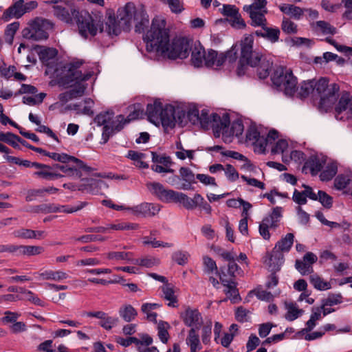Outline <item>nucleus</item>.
Listing matches in <instances>:
<instances>
[{
  "label": "nucleus",
  "instance_id": "obj_53",
  "mask_svg": "<svg viewBox=\"0 0 352 352\" xmlns=\"http://www.w3.org/2000/svg\"><path fill=\"white\" fill-rule=\"evenodd\" d=\"M189 254L187 252L177 251L172 254V259L179 265H184L188 263Z\"/></svg>",
  "mask_w": 352,
  "mask_h": 352
},
{
  "label": "nucleus",
  "instance_id": "obj_36",
  "mask_svg": "<svg viewBox=\"0 0 352 352\" xmlns=\"http://www.w3.org/2000/svg\"><path fill=\"white\" fill-rule=\"evenodd\" d=\"M40 277L43 280H60L66 279L67 275L62 271L46 270L39 274Z\"/></svg>",
  "mask_w": 352,
  "mask_h": 352
},
{
  "label": "nucleus",
  "instance_id": "obj_25",
  "mask_svg": "<svg viewBox=\"0 0 352 352\" xmlns=\"http://www.w3.org/2000/svg\"><path fill=\"white\" fill-rule=\"evenodd\" d=\"M1 142L7 143L16 148L19 146V139L12 133L0 132V152L7 153H8V148Z\"/></svg>",
  "mask_w": 352,
  "mask_h": 352
},
{
  "label": "nucleus",
  "instance_id": "obj_12",
  "mask_svg": "<svg viewBox=\"0 0 352 352\" xmlns=\"http://www.w3.org/2000/svg\"><path fill=\"white\" fill-rule=\"evenodd\" d=\"M78 28L79 34L85 38L94 36L102 30L100 23L95 21L89 14L80 16L78 19Z\"/></svg>",
  "mask_w": 352,
  "mask_h": 352
},
{
  "label": "nucleus",
  "instance_id": "obj_31",
  "mask_svg": "<svg viewBox=\"0 0 352 352\" xmlns=\"http://www.w3.org/2000/svg\"><path fill=\"white\" fill-rule=\"evenodd\" d=\"M196 200V194L193 198H190L184 193L177 192L175 202H179L186 209L192 210L197 207L198 203Z\"/></svg>",
  "mask_w": 352,
  "mask_h": 352
},
{
  "label": "nucleus",
  "instance_id": "obj_34",
  "mask_svg": "<svg viewBox=\"0 0 352 352\" xmlns=\"http://www.w3.org/2000/svg\"><path fill=\"white\" fill-rule=\"evenodd\" d=\"M294 235L292 233H287L285 237H283L275 245L274 248L277 249L281 252H289L294 243Z\"/></svg>",
  "mask_w": 352,
  "mask_h": 352
},
{
  "label": "nucleus",
  "instance_id": "obj_6",
  "mask_svg": "<svg viewBox=\"0 0 352 352\" xmlns=\"http://www.w3.org/2000/svg\"><path fill=\"white\" fill-rule=\"evenodd\" d=\"M58 163L48 166L40 163L38 170L34 175L45 180H55L65 176L81 177L82 172L89 175L96 168L87 166L82 160L73 155H48Z\"/></svg>",
  "mask_w": 352,
  "mask_h": 352
},
{
  "label": "nucleus",
  "instance_id": "obj_61",
  "mask_svg": "<svg viewBox=\"0 0 352 352\" xmlns=\"http://www.w3.org/2000/svg\"><path fill=\"white\" fill-rule=\"evenodd\" d=\"M235 160L244 162V164L241 166V169L252 171L254 168V166L251 161L245 157V155H228Z\"/></svg>",
  "mask_w": 352,
  "mask_h": 352
},
{
  "label": "nucleus",
  "instance_id": "obj_9",
  "mask_svg": "<svg viewBox=\"0 0 352 352\" xmlns=\"http://www.w3.org/2000/svg\"><path fill=\"white\" fill-rule=\"evenodd\" d=\"M52 29L53 24L50 21L37 18L28 23V26L23 30L22 35L28 39L45 40Z\"/></svg>",
  "mask_w": 352,
  "mask_h": 352
},
{
  "label": "nucleus",
  "instance_id": "obj_56",
  "mask_svg": "<svg viewBox=\"0 0 352 352\" xmlns=\"http://www.w3.org/2000/svg\"><path fill=\"white\" fill-rule=\"evenodd\" d=\"M19 28V23L18 22H14L9 24L6 30V41L12 44L14 36Z\"/></svg>",
  "mask_w": 352,
  "mask_h": 352
},
{
  "label": "nucleus",
  "instance_id": "obj_62",
  "mask_svg": "<svg viewBox=\"0 0 352 352\" xmlns=\"http://www.w3.org/2000/svg\"><path fill=\"white\" fill-rule=\"evenodd\" d=\"M76 241H80L84 243H87L91 241H104L106 240V237L102 236L100 235H94V234H87L82 235L80 237L76 239Z\"/></svg>",
  "mask_w": 352,
  "mask_h": 352
},
{
  "label": "nucleus",
  "instance_id": "obj_30",
  "mask_svg": "<svg viewBox=\"0 0 352 352\" xmlns=\"http://www.w3.org/2000/svg\"><path fill=\"white\" fill-rule=\"evenodd\" d=\"M267 1L266 0H255L254 3L251 5H245L243 6V10L248 12L249 14L252 12H256V14L267 13Z\"/></svg>",
  "mask_w": 352,
  "mask_h": 352
},
{
  "label": "nucleus",
  "instance_id": "obj_21",
  "mask_svg": "<svg viewBox=\"0 0 352 352\" xmlns=\"http://www.w3.org/2000/svg\"><path fill=\"white\" fill-rule=\"evenodd\" d=\"M268 259L265 261L271 272L280 271L281 265L284 263V255L283 252L276 248H273L271 253L267 252Z\"/></svg>",
  "mask_w": 352,
  "mask_h": 352
},
{
  "label": "nucleus",
  "instance_id": "obj_4",
  "mask_svg": "<svg viewBox=\"0 0 352 352\" xmlns=\"http://www.w3.org/2000/svg\"><path fill=\"white\" fill-rule=\"evenodd\" d=\"M82 63V60L74 62L69 66L65 67L64 70L61 69L63 72H66L62 74H59V69L56 70L50 83L52 84L55 81L60 86L70 88V90L60 94L58 96L60 101L52 104L50 109H58L63 104L84 94L87 86V81L94 76V72L93 71L82 72L80 69Z\"/></svg>",
  "mask_w": 352,
  "mask_h": 352
},
{
  "label": "nucleus",
  "instance_id": "obj_58",
  "mask_svg": "<svg viewBox=\"0 0 352 352\" xmlns=\"http://www.w3.org/2000/svg\"><path fill=\"white\" fill-rule=\"evenodd\" d=\"M223 170L228 179L232 182L236 181L239 177V173L231 164H227Z\"/></svg>",
  "mask_w": 352,
  "mask_h": 352
},
{
  "label": "nucleus",
  "instance_id": "obj_60",
  "mask_svg": "<svg viewBox=\"0 0 352 352\" xmlns=\"http://www.w3.org/2000/svg\"><path fill=\"white\" fill-rule=\"evenodd\" d=\"M106 31L110 35H118L120 33V28L117 25L114 18H109L107 22Z\"/></svg>",
  "mask_w": 352,
  "mask_h": 352
},
{
  "label": "nucleus",
  "instance_id": "obj_41",
  "mask_svg": "<svg viewBox=\"0 0 352 352\" xmlns=\"http://www.w3.org/2000/svg\"><path fill=\"white\" fill-rule=\"evenodd\" d=\"M133 264L138 265L146 267H152L160 264V260L158 258L148 256L142 258H137L135 261H133Z\"/></svg>",
  "mask_w": 352,
  "mask_h": 352
},
{
  "label": "nucleus",
  "instance_id": "obj_26",
  "mask_svg": "<svg viewBox=\"0 0 352 352\" xmlns=\"http://www.w3.org/2000/svg\"><path fill=\"white\" fill-rule=\"evenodd\" d=\"M94 102L91 99H85L73 105V109L78 114L92 116L94 114L93 107Z\"/></svg>",
  "mask_w": 352,
  "mask_h": 352
},
{
  "label": "nucleus",
  "instance_id": "obj_35",
  "mask_svg": "<svg viewBox=\"0 0 352 352\" xmlns=\"http://www.w3.org/2000/svg\"><path fill=\"white\" fill-rule=\"evenodd\" d=\"M338 172V165L336 162H330L325 169L320 173V177L322 181H330Z\"/></svg>",
  "mask_w": 352,
  "mask_h": 352
},
{
  "label": "nucleus",
  "instance_id": "obj_55",
  "mask_svg": "<svg viewBox=\"0 0 352 352\" xmlns=\"http://www.w3.org/2000/svg\"><path fill=\"white\" fill-rule=\"evenodd\" d=\"M282 30L287 34H296L298 31L296 24L285 18L283 19Z\"/></svg>",
  "mask_w": 352,
  "mask_h": 352
},
{
  "label": "nucleus",
  "instance_id": "obj_43",
  "mask_svg": "<svg viewBox=\"0 0 352 352\" xmlns=\"http://www.w3.org/2000/svg\"><path fill=\"white\" fill-rule=\"evenodd\" d=\"M45 96L46 94L45 93H40L33 96H25L23 98V102L25 104L33 106L41 103Z\"/></svg>",
  "mask_w": 352,
  "mask_h": 352
},
{
  "label": "nucleus",
  "instance_id": "obj_50",
  "mask_svg": "<svg viewBox=\"0 0 352 352\" xmlns=\"http://www.w3.org/2000/svg\"><path fill=\"white\" fill-rule=\"evenodd\" d=\"M13 234L16 238L23 239H31L35 238L34 230L26 228H21L14 230Z\"/></svg>",
  "mask_w": 352,
  "mask_h": 352
},
{
  "label": "nucleus",
  "instance_id": "obj_45",
  "mask_svg": "<svg viewBox=\"0 0 352 352\" xmlns=\"http://www.w3.org/2000/svg\"><path fill=\"white\" fill-rule=\"evenodd\" d=\"M163 3L167 4L172 12L181 13L184 10L183 3L180 0H160Z\"/></svg>",
  "mask_w": 352,
  "mask_h": 352
},
{
  "label": "nucleus",
  "instance_id": "obj_32",
  "mask_svg": "<svg viewBox=\"0 0 352 352\" xmlns=\"http://www.w3.org/2000/svg\"><path fill=\"white\" fill-rule=\"evenodd\" d=\"M31 212L34 213H53L60 212V207L55 204H42L40 205L34 206L31 207L30 210Z\"/></svg>",
  "mask_w": 352,
  "mask_h": 352
},
{
  "label": "nucleus",
  "instance_id": "obj_49",
  "mask_svg": "<svg viewBox=\"0 0 352 352\" xmlns=\"http://www.w3.org/2000/svg\"><path fill=\"white\" fill-rule=\"evenodd\" d=\"M225 294L228 296V297L233 301V302H236V301L240 298L239 290L236 288V283L234 282L229 287H228L224 290Z\"/></svg>",
  "mask_w": 352,
  "mask_h": 352
},
{
  "label": "nucleus",
  "instance_id": "obj_19",
  "mask_svg": "<svg viewBox=\"0 0 352 352\" xmlns=\"http://www.w3.org/2000/svg\"><path fill=\"white\" fill-rule=\"evenodd\" d=\"M149 190L153 194L156 195L159 199L164 202L175 201L178 192L173 190H166L162 184L156 182L150 184Z\"/></svg>",
  "mask_w": 352,
  "mask_h": 352
},
{
  "label": "nucleus",
  "instance_id": "obj_52",
  "mask_svg": "<svg viewBox=\"0 0 352 352\" xmlns=\"http://www.w3.org/2000/svg\"><path fill=\"white\" fill-rule=\"evenodd\" d=\"M296 270L303 276L311 274L313 267L301 260H296L295 263Z\"/></svg>",
  "mask_w": 352,
  "mask_h": 352
},
{
  "label": "nucleus",
  "instance_id": "obj_47",
  "mask_svg": "<svg viewBox=\"0 0 352 352\" xmlns=\"http://www.w3.org/2000/svg\"><path fill=\"white\" fill-rule=\"evenodd\" d=\"M263 30L265 31V38L271 41L272 43H275L278 41L280 30L277 28H263Z\"/></svg>",
  "mask_w": 352,
  "mask_h": 352
},
{
  "label": "nucleus",
  "instance_id": "obj_27",
  "mask_svg": "<svg viewBox=\"0 0 352 352\" xmlns=\"http://www.w3.org/2000/svg\"><path fill=\"white\" fill-rule=\"evenodd\" d=\"M318 155H311V157L305 162L304 167L309 168L312 175H316L323 168L325 160H320Z\"/></svg>",
  "mask_w": 352,
  "mask_h": 352
},
{
  "label": "nucleus",
  "instance_id": "obj_37",
  "mask_svg": "<svg viewBox=\"0 0 352 352\" xmlns=\"http://www.w3.org/2000/svg\"><path fill=\"white\" fill-rule=\"evenodd\" d=\"M314 28L318 33L323 35L334 34L336 33V28L323 21H317Z\"/></svg>",
  "mask_w": 352,
  "mask_h": 352
},
{
  "label": "nucleus",
  "instance_id": "obj_20",
  "mask_svg": "<svg viewBox=\"0 0 352 352\" xmlns=\"http://www.w3.org/2000/svg\"><path fill=\"white\" fill-rule=\"evenodd\" d=\"M131 210L136 216L148 217L157 214L160 208L159 204L144 202L132 207Z\"/></svg>",
  "mask_w": 352,
  "mask_h": 352
},
{
  "label": "nucleus",
  "instance_id": "obj_40",
  "mask_svg": "<svg viewBox=\"0 0 352 352\" xmlns=\"http://www.w3.org/2000/svg\"><path fill=\"white\" fill-rule=\"evenodd\" d=\"M343 297L341 294L329 293L327 298L322 300L321 308L324 309L325 306H333L342 302Z\"/></svg>",
  "mask_w": 352,
  "mask_h": 352
},
{
  "label": "nucleus",
  "instance_id": "obj_38",
  "mask_svg": "<svg viewBox=\"0 0 352 352\" xmlns=\"http://www.w3.org/2000/svg\"><path fill=\"white\" fill-rule=\"evenodd\" d=\"M309 282L318 290L324 291L331 288V284L329 282L324 281L317 274L311 275L309 276Z\"/></svg>",
  "mask_w": 352,
  "mask_h": 352
},
{
  "label": "nucleus",
  "instance_id": "obj_28",
  "mask_svg": "<svg viewBox=\"0 0 352 352\" xmlns=\"http://www.w3.org/2000/svg\"><path fill=\"white\" fill-rule=\"evenodd\" d=\"M278 7L283 13L296 19H300L304 13V10L292 4L282 3Z\"/></svg>",
  "mask_w": 352,
  "mask_h": 352
},
{
  "label": "nucleus",
  "instance_id": "obj_42",
  "mask_svg": "<svg viewBox=\"0 0 352 352\" xmlns=\"http://www.w3.org/2000/svg\"><path fill=\"white\" fill-rule=\"evenodd\" d=\"M197 151H204L210 153H219V154H239L235 151H228L223 147L219 145L208 146L205 148H198Z\"/></svg>",
  "mask_w": 352,
  "mask_h": 352
},
{
  "label": "nucleus",
  "instance_id": "obj_18",
  "mask_svg": "<svg viewBox=\"0 0 352 352\" xmlns=\"http://www.w3.org/2000/svg\"><path fill=\"white\" fill-rule=\"evenodd\" d=\"M222 14L227 17V21L235 29H243L245 27V23L241 18L239 10L232 5H224Z\"/></svg>",
  "mask_w": 352,
  "mask_h": 352
},
{
  "label": "nucleus",
  "instance_id": "obj_11",
  "mask_svg": "<svg viewBox=\"0 0 352 352\" xmlns=\"http://www.w3.org/2000/svg\"><path fill=\"white\" fill-rule=\"evenodd\" d=\"M39 58L43 62V64L47 65V69L45 70V74L48 76H50V78H52V76L56 72V69H59V74H62L63 73H65L66 72H63L61 69H65V67L69 66L72 63L74 62L78 61V60H73L71 61L69 64L62 67H58L55 69L53 68L52 65H50L51 63L54 62V60L56 58V56L57 55V51L54 48H47L41 47H39V50L38 51Z\"/></svg>",
  "mask_w": 352,
  "mask_h": 352
},
{
  "label": "nucleus",
  "instance_id": "obj_23",
  "mask_svg": "<svg viewBox=\"0 0 352 352\" xmlns=\"http://www.w3.org/2000/svg\"><path fill=\"white\" fill-rule=\"evenodd\" d=\"M198 330L195 328H191L188 331L186 341L190 347V352H198L202 349L199 336L197 333Z\"/></svg>",
  "mask_w": 352,
  "mask_h": 352
},
{
  "label": "nucleus",
  "instance_id": "obj_15",
  "mask_svg": "<svg viewBox=\"0 0 352 352\" xmlns=\"http://www.w3.org/2000/svg\"><path fill=\"white\" fill-rule=\"evenodd\" d=\"M180 318L184 324L188 327L199 329L203 324V318L197 309L186 307L185 310L180 313Z\"/></svg>",
  "mask_w": 352,
  "mask_h": 352
},
{
  "label": "nucleus",
  "instance_id": "obj_46",
  "mask_svg": "<svg viewBox=\"0 0 352 352\" xmlns=\"http://www.w3.org/2000/svg\"><path fill=\"white\" fill-rule=\"evenodd\" d=\"M351 182V180L349 176L338 175L334 180V186L338 190H343L350 184Z\"/></svg>",
  "mask_w": 352,
  "mask_h": 352
},
{
  "label": "nucleus",
  "instance_id": "obj_7",
  "mask_svg": "<svg viewBox=\"0 0 352 352\" xmlns=\"http://www.w3.org/2000/svg\"><path fill=\"white\" fill-rule=\"evenodd\" d=\"M253 34H246L241 39V54L236 72L241 76L248 74L250 68H253L260 79H265L270 74L272 63L259 52L253 51Z\"/></svg>",
  "mask_w": 352,
  "mask_h": 352
},
{
  "label": "nucleus",
  "instance_id": "obj_33",
  "mask_svg": "<svg viewBox=\"0 0 352 352\" xmlns=\"http://www.w3.org/2000/svg\"><path fill=\"white\" fill-rule=\"evenodd\" d=\"M26 12V10L24 7V1L23 0H20L16 2L12 7H10L4 13V15H8L10 17L19 19Z\"/></svg>",
  "mask_w": 352,
  "mask_h": 352
},
{
  "label": "nucleus",
  "instance_id": "obj_39",
  "mask_svg": "<svg viewBox=\"0 0 352 352\" xmlns=\"http://www.w3.org/2000/svg\"><path fill=\"white\" fill-rule=\"evenodd\" d=\"M170 327V324L165 321L160 320L157 326V334L160 340L162 343H167L169 339V333L168 329Z\"/></svg>",
  "mask_w": 352,
  "mask_h": 352
},
{
  "label": "nucleus",
  "instance_id": "obj_1",
  "mask_svg": "<svg viewBox=\"0 0 352 352\" xmlns=\"http://www.w3.org/2000/svg\"><path fill=\"white\" fill-rule=\"evenodd\" d=\"M146 115L151 123L155 126L162 124L166 129L174 127L176 124L184 126L188 122L199 123L203 129H211L216 137L221 135L225 141L234 136L239 138L244 131L241 120H231L226 113H209L206 109H203L199 115L194 104L163 106L160 99H154L147 104Z\"/></svg>",
  "mask_w": 352,
  "mask_h": 352
},
{
  "label": "nucleus",
  "instance_id": "obj_17",
  "mask_svg": "<svg viewBox=\"0 0 352 352\" xmlns=\"http://www.w3.org/2000/svg\"><path fill=\"white\" fill-rule=\"evenodd\" d=\"M336 117L338 120L352 118V97L348 94H343L336 105Z\"/></svg>",
  "mask_w": 352,
  "mask_h": 352
},
{
  "label": "nucleus",
  "instance_id": "obj_16",
  "mask_svg": "<svg viewBox=\"0 0 352 352\" xmlns=\"http://www.w3.org/2000/svg\"><path fill=\"white\" fill-rule=\"evenodd\" d=\"M90 318H96L100 319L98 324L106 331L111 330L114 327L117 326L119 322L118 317L110 316L107 313L98 311H85L82 314Z\"/></svg>",
  "mask_w": 352,
  "mask_h": 352
},
{
  "label": "nucleus",
  "instance_id": "obj_57",
  "mask_svg": "<svg viewBox=\"0 0 352 352\" xmlns=\"http://www.w3.org/2000/svg\"><path fill=\"white\" fill-rule=\"evenodd\" d=\"M152 161L165 167L170 168L173 162L169 155H152Z\"/></svg>",
  "mask_w": 352,
  "mask_h": 352
},
{
  "label": "nucleus",
  "instance_id": "obj_44",
  "mask_svg": "<svg viewBox=\"0 0 352 352\" xmlns=\"http://www.w3.org/2000/svg\"><path fill=\"white\" fill-rule=\"evenodd\" d=\"M164 298L169 301L168 304L170 307H176L175 303L177 302V297L175 296L174 290L172 287H169V285H166L162 289Z\"/></svg>",
  "mask_w": 352,
  "mask_h": 352
},
{
  "label": "nucleus",
  "instance_id": "obj_22",
  "mask_svg": "<svg viewBox=\"0 0 352 352\" xmlns=\"http://www.w3.org/2000/svg\"><path fill=\"white\" fill-rule=\"evenodd\" d=\"M207 51L199 43H195L192 50L191 61L192 65L196 67H200L205 65V57L206 56Z\"/></svg>",
  "mask_w": 352,
  "mask_h": 352
},
{
  "label": "nucleus",
  "instance_id": "obj_10",
  "mask_svg": "<svg viewBox=\"0 0 352 352\" xmlns=\"http://www.w3.org/2000/svg\"><path fill=\"white\" fill-rule=\"evenodd\" d=\"M121 20L124 21L126 24L130 25L133 22L138 21L139 24L135 25V31L141 32L143 26L148 23V16L144 8L137 9L133 3H129L120 11Z\"/></svg>",
  "mask_w": 352,
  "mask_h": 352
},
{
  "label": "nucleus",
  "instance_id": "obj_13",
  "mask_svg": "<svg viewBox=\"0 0 352 352\" xmlns=\"http://www.w3.org/2000/svg\"><path fill=\"white\" fill-rule=\"evenodd\" d=\"M236 52L232 49L226 54L223 52H218L213 50H208L205 57V66L213 69H218L223 65L228 58L230 61L234 60L236 58Z\"/></svg>",
  "mask_w": 352,
  "mask_h": 352
},
{
  "label": "nucleus",
  "instance_id": "obj_63",
  "mask_svg": "<svg viewBox=\"0 0 352 352\" xmlns=\"http://www.w3.org/2000/svg\"><path fill=\"white\" fill-rule=\"evenodd\" d=\"M116 342L121 346L127 347V346H130L131 344L140 345V340L135 337H129L126 338L118 337L116 339Z\"/></svg>",
  "mask_w": 352,
  "mask_h": 352
},
{
  "label": "nucleus",
  "instance_id": "obj_2",
  "mask_svg": "<svg viewBox=\"0 0 352 352\" xmlns=\"http://www.w3.org/2000/svg\"><path fill=\"white\" fill-rule=\"evenodd\" d=\"M272 83L276 88L287 96L295 93L301 98L311 97L318 101L320 111H328L337 100L338 87L336 85H329L326 78L303 81L297 87V79L292 72L286 67L277 66L274 68L271 76Z\"/></svg>",
  "mask_w": 352,
  "mask_h": 352
},
{
  "label": "nucleus",
  "instance_id": "obj_14",
  "mask_svg": "<svg viewBox=\"0 0 352 352\" xmlns=\"http://www.w3.org/2000/svg\"><path fill=\"white\" fill-rule=\"evenodd\" d=\"M53 8L54 14L58 19L67 23H72V17L76 16V11L72 8V3L69 1H57Z\"/></svg>",
  "mask_w": 352,
  "mask_h": 352
},
{
  "label": "nucleus",
  "instance_id": "obj_54",
  "mask_svg": "<svg viewBox=\"0 0 352 352\" xmlns=\"http://www.w3.org/2000/svg\"><path fill=\"white\" fill-rule=\"evenodd\" d=\"M287 310L285 318L289 321L296 320L299 317V314L303 311L302 309H298L294 304L288 305Z\"/></svg>",
  "mask_w": 352,
  "mask_h": 352
},
{
  "label": "nucleus",
  "instance_id": "obj_59",
  "mask_svg": "<svg viewBox=\"0 0 352 352\" xmlns=\"http://www.w3.org/2000/svg\"><path fill=\"white\" fill-rule=\"evenodd\" d=\"M212 335V322L204 325L201 329V340L204 344H208Z\"/></svg>",
  "mask_w": 352,
  "mask_h": 352
},
{
  "label": "nucleus",
  "instance_id": "obj_48",
  "mask_svg": "<svg viewBox=\"0 0 352 352\" xmlns=\"http://www.w3.org/2000/svg\"><path fill=\"white\" fill-rule=\"evenodd\" d=\"M267 13H263L261 12L260 14H256L254 12H252L251 14H249L251 21H252V25L253 26H264L266 23V19H265V14Z\"/></svg>",
  "mask_w": 352,
  "mask_h": 352
},
{
  "label": "nucleus",
  "instance_id": "obj_24",
  "mask_svg": "<svg viewBox=\"0 0 352 352\" xmlns=\"http://www.w3.org/2000/svg\"><path fill=\"white\" fill-rule=\"evenodd\" d=\"M44 252V248L37 245H16V256H35Z\"/></svg>",
  "mask_w": 352,
  "mask_h": 352
},
{
  "label": "nucleus",
  "instance_id": "obj_64",
  "mask_svg": "<svg viewBox=\"0 0 352 352\" xmlns=\"http://www.w3.org/2000/svg\"><path fill=\"white\" fill-rule=\"evenodd\" d=\"M204 264L206 267V272L208 273H212L214 271H217V267L216 262L210 256H205L203 258Z\"/></svg>",
  "mask_w": 352,
  "mask_h": 352
},
{
  "label": "nucleus",
  "instance_id": "obj_5",
  "mask_svg": "<svg viewBox=\"0 0 352 352\" xmlns=\"http://www.w3.org/2000/svg\"><path fill=\"white\" fill-rule=\"evenodd\" d=\"M245 143L252 146L255 153L272 154H297L292 151L289 141L272 129L267 131L261 126L251 124L247 129Z\"/></svg>",
  "mask_w": 352,
  "mask_h": 352
},
{
  "label": "nucleus",
  "instance_id": "obj_8",
  "mask_svg": "<svg viewBox=\"0 0 352 352\" xmlns=\"http://www.w3.org/2000/svg\"><path fill=\"white\" fill-rule=\"evenodd\" d=\"M133 108V111L129 113L127 119H125L122 115L114 116L112 111H107L99 113L95 118V122L98 125L104 126L106 133L119 131L126 123L143 116V109L140 104H135Z\"/></svg>",
  "mask_w": 352,
  "mask_h": 352
},
{
  "label": "nucleus",
  "instance_id": "obj_3",
  "mask_svg": "<svg viewBox=\"0 0 352 352\" xmlns=\"http://www.w3.org/2000/svg\"><path fill=\"white\" fill-rule=\"evenodd\" d=\"M144 40L151 58L183 59L189 54L190 43L186 38H177L169 42L166 21L161 16L153 19L151 29L144 35Z\"/></svg>",
  "mask_w": 352,
  "mask_h": 352
},
{
  "label": "nucleus",
  "instance_id": "obj_51",
  "mask_svg": "<svg viewBox=\"0 0 352 352\" xmlns=\"http://www.w3.org/2000/svg\"><path fill=\"white\" fill-rule=\"evenodd\" d=\"M318 200L326 208H330L332 207L333 198L324 191L318 190Z\"/></svg>",
  "mask_w": 352,
  "mask_h": 352
},
{
  "label": "nucleus",
  "instance_id": "obj_29",
  "mask_svg": "<svg viewBox=\"0 0 352 352\" xmlns=\"http://www.w3.org/2000/svg\"><path fill=\"white\" fill-rule=\"evenodd\" d=\"M120 316L126 322L135 320L138 316L137 310L131 305H124L118 310Z\"/></svg>",
  "mask_w": 352,
  "mask_h": 352
}]
</instances>
